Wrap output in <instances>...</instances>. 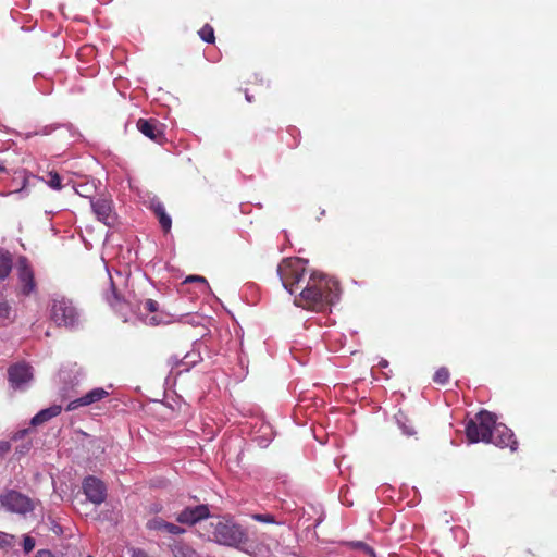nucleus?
<instances>
[{"instance_id": "6", "label": "nucleus", "mask_w": 557, "mask_h": 557, "mask_svg": "<svg viewBox=\"0 0 557 557\" xmlns=\"http://www.w3.org/2000/svg\"><path fill=\"white\" fill-rule=\"evenodd\" d=\"M0 504L8 511L25 516L34 510V502L15 490H9L0 496Z\"/></svg>"}, {"instance_id": "25", "label": "nucleus", "mask_w": 557, "mask_h": 557, "mask_svg": "<svg viewBox=\"0 0 557 557\" xmlns=\"http://www.w3.org/2000/svg\"><path fill=\"white\" fill-rule=\"evenodd\" d=\"M251 518L262 523H277L275 517L270 513H255L251 516Z\"/></svg>"}, {"instance_id": "22", "label": "nucleus", "mask_w": 557, "mask_h": 557, "mask_svg": "<svg viewBox=\"0 0 557 557\" xmlns=\"http://www.w3.org/2000/svg\"><path fill=\"white\" fill-rule=\"evenodd\" d=\"M42 180L46 182V184L51 187L52 189L54 190H60L62 188V180L59 175L58 172L55 171H50L47 173V178H44Z\"/></svg>"}, {"instance_id": "35", "label": "nucleus", "mask_w": 557, "mask_h": 557, "mask_svg": "<svg viewBox=\"0 0 557 557\" xmlns=\"http://www.w3.org/2000/svg\"><path fill=\"white\" fill-rule=\"evenodd\" d=\"M7 169L5 166L0 162V173H5Z\"/></svg>"}, {"instance_id": "24", "label": "nucleus", "mask_w": 557, "mask_h": 557, "mask_svg": "<svg viewBox=\"0 0 557 557\" xmlns=\"http://www.w3.org/2000/svg\"><path fill=\"white\" fill-rule=\"evenodd\" d=\"M198 35L200 36V38L208 42V44H213L215 41V35H214V29L211 25L209 24H206L203 25L199 32H198Z\"/></svg>"}, {"instance_id": "31", "label": "nucleus", "mask_w": 557, "mask_h": 557, "mask_svg": "<svg viewBox=\"0 0 557 557\" xmlns=\"http://www.w3.org/2000/svg\"><path fill=\"white\" fill-rule=\"evenodd\" d=\"M35 557H55L49 549H39Z\"/></svg>"}, {"instance_id": "7", "label": "nucleus", "mask_w": 557, "mask_h": 557, "mask_svg": "<svg viewBox=\"0 0 557 557\" xmlns=\"http://www.w3.org/2000/svg\"><path fill=\"white\" fill-rule=\"evenodd\" d=\"M83 491L87 499L95 505H101L107 498L104 483L96 476L88 475L83 481Z\"/></svg>"}, {"instance_id": "33", "label": "nucleus", "mask_w": 557, "mask_h": 557, "mask_svg": "<svg viewBox=\"0 0 557 557\" xmlns=\"http://www.w3.org/2000/svg\"><path fill=\"white\" fill-rule=\"evenodd\" d=\"M245 98H246V100H247L248 102H251V101H252V98H251V96L248 94V91H247V90H245Z\"/></svg>"}, {"instance_id": "26", "label": "nucleus", "mask_w": 557, "mask_h": 557, "mask_svg": "<svg viewBox=\"0 0 557 557\" xmlns=\"http://www.w3.org/2000/svg\"><path fill=\"white\" fill-rule=\"evenodd\" d=\"M11 314H12V308L9 305V302L5 300L0 301V318L9 320V319H11Z\"/></svg>"}, {"instance_id": "15", "label": "nucleus", "mask_w": 557, "mask_h": 557, "mask_svg": "<svg viewBox=\"0 0 557 557\" xmlns=\"http://www.w3.org/2000/svg\"><path fill=\"white\" fill-rule=\"evenodd\" d=\"M109 395V393L102 388L97 387L85 394L84 396L72 400L66 406V411H73L77 409L78 407L88 406L94 403L100 401L101 399L106 398Z\"/></svg>"}, {"instance_id": "20", "label": "nucleus", "mask_w": 557, "mask_h": 557, "mask_svg": "<svg viewBox=\"0 0 557 557\" xmlns=\"http://www.w3.org/2000/svg\"><path fill=\"white\" fill-rule=\"evenodd\" d=\"M395 419L397 421L398 426L403 430V433L407 436L416 435V429L409 418L406 416V413L401 410H399Z\"/></svg>"}, {"instance_id": "13", "label": "nucleus", "mask_w": 557, "mask_h": 557, "mask_svg": "<svg viewBox=\"0 0 557 557\" xmlns=\"http://www.w3.org/2000/svg\"><path fill=\"white\" fill-rule=\"evenodd\" d=\"M138 131L149 139L162 144L165 139L161 123L156 119H139L137 121Z\"/></svg>"}, {"instance_id": "11", "label": "nucleus", "mask_w": 557, "mask_h": 557, "mask_svg": "<svg viewBox=\"0 0 557 557\" xmlns=\"http://www.w3.org/2000/svg\"><path fill=\"white\" fill-rule=\"evenodd\" d=\"M210 517V510L207 505H197L186 507L176 515V521L182 524L194 525L197 522Z\"/></svg>"}, {"instance_id": "32", "label": "nucleus", "mask_w": 557, "mask_h": 557, "mask_svg": "<svg viewBox=\"0 0 557 557\" xmlns=\"http://www.w3.org/2000/svg\"><path fill=\"white\" fill-rule=\"evenodd\" d=\"M133 557H148V555L143 550H136L134 552Z\"/></svg>"}, {"instance_id": "29", "label": "nucleus", "mask_w": 557, "mask_h": 557, "mask_svg": "<svg viewBox=\"0 0 557 557\" xmlns=\"http://www.w3.org/2000/svg\"><path fill=\"white\" fill-rule=\"evenodd\" d=\"M187 282H199V283H202L203 285H208L207 280L203 276H199V275H190V276H188L185 280V283H187Z\"/></svg>"}, {"instance_id": "30", "label": "nucleus", "mask_w": 557, "mask_h": 557, "mask_svg": "<svg viewBox=\"0 0 557 557\" xmlns=\"http://www.w3.org/2000/svg\"><path fill=\"white\" fill-rule=\"evenodd\" d=\"M11 445L8 441H0V457L10 451Z\"/></svg>"}, {"instance_id": "5", "label": "nucleus", "mask_w": 557, "mask_h": 557, "mask_svg": "<svg viewBox=\"0 0 557 557\" xmlns=\"http://www.w3.org/2000/svg\"><path fill=\"white\" fill-rule=\"evenodd\" d=\"M51 320L57 326L73 329L78 325L79 313L72 300L66 298L53 299L50 309Z\"/></svg>"}, {"instance_id": "10", "label": "nucleus", "mask_w": 557, "mask_h": 557, "mask_svg": "<svg viewBox=\"0 0 557 557\" xmlns=\"http://www.w3.org/2000/svg\"><path fill=\"white\" fill-rule=\"evenodd\" d=\"M495 446L500 448H510L511 451L517 450L518 441L515 437L513 432L503 423H495L493 429V438L490 440Z\"/></svg>"}, {"instance_id": "12", "label": "nucleus", "mask_w": 557, "mask_h": 557, "mask_svg": "<svg viewBox=\"0 0 557 557\" xmlns=\"http://www.w3.org/2000/svg\"><path fill=\"white\" fill-rule=\"evenodd\" d=\"M91 208L97 219L108 226H113L116 221L113 212L112 201L107 198L91 200Z\"/></svg>"}, {"instance_id": "14", "label": "nucleus", "mask_w": 557, "mask_h": 557, "mask_svg": "<svg viewBox=\"0 0 557 557\" xmlns=\"http://www.w3.org/2000/svg\"><path fill=\"white\" fill-rule=\"evenodd\" d=\"M9 382L14 388L21 387L33 377L32 367L25 362L12 364L8 369Z\"/></svg>"}, {"instance_id": "17", "label": "nucleus", "mask_w": 557, "mask_h": 557, "mask_svg": "<svg viewBox=\"0 0 557 557\" xmlns=\"http://www.w3.org/2000/svg\"><path fill=\"white\" fill-rule=\"evenodd\" d=\"M148 528L156 531H163L173 535H181L185 533V529L171 522H166L162 518L156 517L148 522Z\"/></svg>"}, {"instance_id": "2", "label": "nucleus", "mask_w": 557, "mask_h": 557, "mask_svg": "<svg viewBox=\"0 0 557 557\" xmlns=\"http://www.w3.org/2000/svg\"><path fill=\"white\" fill-rule=\"evenodd\" d=\"M207 532L209 540L221 545L236 547L247 542V535L243 528L224 517L211 521Z\"/></svg>"}, {"instance_id": "8", "label": "nucleus", "mask_w": 557, "mask_h": 557, "mask_svg": "<svg viewBox=\"0 0 557 557\" xmlns=\"http://www.w3.org/2000/svg\"><path fill=\"white\" fill-rule=\"evenodd\" d=\"M17 277L24 296H29L36 290L34 270L24 257L17 263Z\"/></svg>"}, {"instance_id": "21", "label": "nucleus", "mask_w": 557, "mask_h": 557, "mask_svg": "<svg viewBox=\"0 0 557 557\" xmlns=\"http://www.w3.org/2000/svg\"><path fill=\"white\" fill-rule=\"evenodd\" d=\"M12 257L8 251L0 250V280L8 277L12 270Z\"/></svg>"}, {"instance_id": "1", "label": "nucleus", "mask_w": 557, "mask_h": 557, "mask_svg": "<svg viewBox=\"0 0 557 557\" xmlns=\"http://www.w3.org/2000/svg\"><path fill=\"white\" fill-rule=\"evenodd\" d=\"M339 297L338 282L323 273L310 272L294 304L306 310L323 311Z\"/></svg>"}, {"instance_id": "16", "label": "nucleus", "mask_w": 557, "mask_h": 557, "mask_svg": "<svg viewBox=\"0 0 557 557\" xmlns=\"http://www.w3.org/2000/svg\"><path fill=\"white\" fill-rule=\"evenodd\" d=\"M108 304L114 309L116 312H120L121 315L124 318V321H126L125 313H123L124 308L127 307V304L125 299L120 295L115 283L113 282L112 277L110 276V290L106 295Z\"/></svg>"}, {"instance_id": "28", "label": "nucleus", "mask_w": 557, "mask_h": 557, "mask_svg": "<svg viewBox=\"0 0 557 557\" xmlns=\"http://www.w3.org/2000/svg\"><path fill=\"white\" fill-rule=\"evenodd\" d=\"M34 547H35V540L29 535H25L24 540H23L24 552L28 554L34 549Z\"/></svg>"}, {"instance_id": "19", "label": "nucleus", "mask_w": 557, "mask_h": 557, "mask_svg": "<svg viewBox=\"0 0 557 557\" xmlns=\"http://www.w3.org/2000/svg\"><path fill=\"white\" fill-rule=\"evenodd\" d=\"M151 208H152L154 215L158 218L159 224H160L161 228L163 230V232L169 233L172 227V219L166 213L163 203H161V202L152 203Z\"/></svg>"}, {"instance_id": "23", "label": "nucleus", "mask_w": 557, "mask_h": 557, "mask_svg": "<svg viewBox=\"0 0 557 557\" xmlns=\"http://www.w3.org/2000/svg\"><path fill=\"white\" fill-rule=\"evenodd\" d=\"M450 377L449 370L446 367H441L437 369L433 375V381L436 384L445 385L448 383Z\"/></svg>"}, {"instance_id": "34", "label": "nucleus", "mask_w": 557, "mask_h": 557, "mask_svg": "<svg viewBox=\"0 0 557 557\" xmlns=\"http://www.w3.org/2000/svg\"><path fill=\"white\" fill-rule=\"evenodd\" d=\"M379 366H380L381 368H385V367H387V366H388V362H387L386 360H382V361H380V362H379Z\"/></svg>"}, {"instance_id": "4", "label": "nucleus", "mask_w": 557, "mask_h": 557, "mask_svg": "<svg viewBox=\"0 0 557 557\" xmlns=\"http://www.w3.org/2000/svg\"><path fill=\"white\" fill-rule=\"evenodd\" d=\"M496 423V416L487 410L479 411L474 419L466 424V436L470 443H490L493 438V429Z\"/></svg>"}, {"instance_id": "3", "label": "nucleus", "mask_w": 557, "mask_h": 557, "mask_svg": "<svg viewBox=\"0 0 557 557\" xmlns=\"http://www.w3.org/2000/svg\"><path fill=\"white\" fill-rule=\"evenodd\" d=\"M307 263L300 258H286L277 267L281 282L292 295L300 290L310 274Z\"/></svg>"}, {"instance_id": "18", "label": "nucleus", "mask_w": 557, "mask_h": 557, "mask_svg": "<svg viewBox=\"0 0 557 557\" xmlns=\"http://www.w3.org/2000/svg\"><path fill=\"white\" fill-rule=\"evenodd\" d=\"M61 410H62V408L59 405H53L49 408L42 409L33 417L30 424L33 426H38V425L49 421L50 419L59 416L61 413Z\"/></svg>"}, {"instance_id": "27", "label": "nucleus", "mask_w": 557, "mask_h": 557, "mask_svg": "<svg viewBox=\"0 0 557 557\" xmlns=\"http://www.w3.org/2000/svg\"><path fill=\"white\" fill-rule=\"evenodd\" d=\"M14 536L0 532V547H9L13 544Z\"/></svg>"}, {"instance_id": "9", "label": "nucleus", "mask_w": 557, "mask_h": 557, "mask_svg": "<svg viewBox=\"0 0 557 557\" xmlns=\"http://www.w3.org/2000/svg\"><path fill=\"white\" fill-rule=\"evenodd\" d=\"M143 310L145 313H141V319L148 325L158 326L171 322V317L160 311L159 304L153 299H146L143 302Z\"/></svg>"}]
</instances>
